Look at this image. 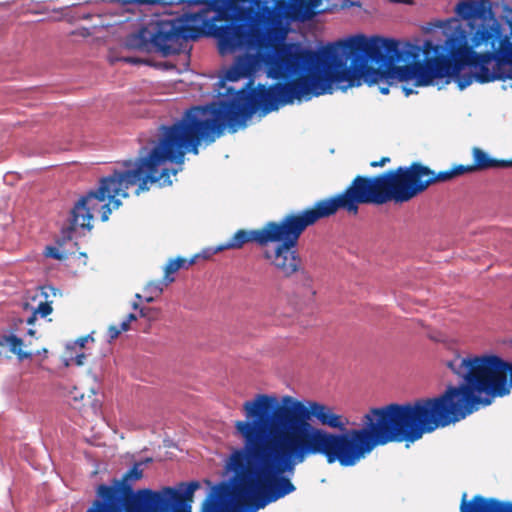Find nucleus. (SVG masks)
<instances>
[{
    "label": "nucleus",
    "instance_id": "1",
    "mask_svg": "<svg viewBox=\"0 0 512 512\" xmlns=\"http://www.w3.org/2000/svg\"><path fill=\"white\" fill-rule=\"evenodd\" d=\"M247 420L234 424L239 436L252 438L275 458L295 472L307 457L323 456L328 464L354 466L376 446L390 442L414 443L426 433L442 428L431 398H419L403 404L390 403L372 408L363 418L364 427L340 432L349 424L334 407L317 401H300L285 395L258 394L243 403Z\"/></svg>",
    "mask_w": 512,
    "mask_h": 512
},
{
    "label": "nucleus",
    "instance_id": "2",
    "mask_svg": "<svg viewBox=\"0 0 512 512\" xmlns=\"http://www.w3.org/2000/svg\"><path fill=\"white\" fill-rule=\"evenodd\" d=\"M262 65L267 68L268 75L278 82L270 86L259 84L248 90L250 80L245 87L235 90L228 87L225 95L231 105L230 113L236 118L239 127L257 111L268 114L280 106L292 104L294 100L311 99L320 96V83L317 74L316 51L302 46L298 42H280L263 51L244 53L235 58L233 64L225 72L224 81H238L251 77Z\"/></svg>",
    "mask_w": 512,
    "mask_h": 512
},
{
    "label": "nucleus",
    "instance_id": "3",
    "mask_svg": "<svg viewBox=\"0 0 512 512\" xmlns=\"http://www.w3.org/2000/svg\"><path fill=\"white\" fill-rule=\"evenodd\" d=\"M406 51L394 39L354 35L332 42L316 51L318 94L331 93L333 84L353 87L360 79L375 84L391 78V66L405 60Z\"/></svg>",
    "mask_w": 512,
    "mask_h": 512
},
{
    "label": "nucleus",
    "instance_id": "4",
    "mask_svg": "<svg viewBox=\"0 0 512 512\" xmlns=\"http://www.w3.org/2000/svg\"><path fill=\"white\" fill-rule=\"evenodd\" d=\"M243 446L232 451L226 469L233 473L235 512H256L296 490L289 476L294 474L252 438L240 436Z\"/></svg>",
    "mask_w": 512,
    "mask_h": 512
},
{
    "label": "nucleus",
    "instance_id": "5",
    "mask_svg": "<svg viewBox=\"0 0 512 512\" xmlns=\"http://www.w3.org/2000/svg\"><path fill=\"white\" fill-rule=\"evenodd\" d=\"M152 144L151 149L142 147L137 158L123 161V169H115L112 174L102 177L96 189L90 190L75 203L69 226L62 231L65 238L71 239L77 227L91 230V220L96 212L106 222L111 212L120 207V198L129 197L130 188H134V193L139 195L158 182L160 138L154 139Z\"/></svg>",
    "mask_w": 512,
    "mask_h": 512
},
{
    "label": "nucleus",
    "instance_id": "6",
    "mask_svg": "<svg viewBox=\"0 0 512 512\" xmlns=\"http://www.w3.org/2000/svg\"><path fill=\"white\" fill-rule=\"evenodd\" d=\"M230 109L226 96L217 102L190 107L172 126L162 125V165L170 162L176 166L171 170L162 167V185L172 184L170 177L182 170L187 152L197 155L202 142L213 143L227 127L237 131L239 126Z\"/></svg>",
    "mask_w": 512,
    "mask_h": 512
},
{
    "label": "nucleus",
    "instance_id": "7",
    "mask_svg": "<svg viewBox=\"0 0 512 512\" xmlns=\"http://www.w3.org/2000/svg\"><path fill=\"white\" fill-rule=\"evenodd\" d=\"M454 69L469 66L476 73V82L484 84L495 80L512 79V27L509 34L496 21L483 22L473 35L462 28L451 33Z\"/></svg>",
    "mask_w": 512,
    "mask_h": 512
},
{
    "label": "nucleus",
    "instance_id": "8",
    "mask_svg": "<svg viewBox=\"0 0 512 512\" xmlns=\"http://www.w3.org/2000/svg\"><path fill=\"white\" fill-rule=\"evenodd\" d=\"M408 201L404 166H399L374 176L357 175L343 192L322 198L310 208L322 220L334 216L339 209L356 215L361 204L380 206Z\"/></svg>",
    "mask_w": 512,
    "mask_h": 512
},
{
    "label": "nucleus",
    "instance_id": "9",
    "mask_svg": "<svg viewBox=\"0 0 512 512\" xmlns=\"http://www.w3.org/2000/svg\"><path fill=\"white\" fill-rule=\"evenodd\" d=\"M320 218L308 207L299 212H291L283 216L271 236L270 243H277L273 251L266 250L263 258L284 277L291 278L300 274L303 286L314 295L312 290V278L304 268L302 258L295 247L302 233L313 226Z\"/></svg>",
    "mask_w": 512,
    "mask_h": 512
},
{
    "label": "nucleus",
    "instance_id": "10",
    "mask_svg": "<svg viewBox=\"0 0 512 512\" xmlns=\"http://www.w3.org/2000/svg\"><path fill=\"white\" fill-rule=\"evenodd\" d=\"M142 463H135L122 477L121 497L118 490L104 484L99 485L97 494L101 500H95L87 512H119L123 506L125 512H160V490L142 489L134 492L132 483L143 477Z\"/></svg>",
    "mask_w": 512,
    "mask_h": 512
},
{
    "label": "nucleus",
    "instance_id": "11",
    "mask_svg": "<svg viewBox=\"0 0 512 512\" xmlns=\"http://www.w3.org/2000/svg\"><path fill=\"white\" fill-rule=\"evenodd\" d=\"M423 54L424 61H414L416 86H428L434 79L444 78L451 73L453 59L448 57L447 39L443 45L426 40L423 44Z\"/></svg>",
    "mask_w": 512,
    "mask_h": 512
},
{
    "label": "nucleus",
    "instance_id": "12",
    "mask_svg": "<svg viewBox=\"0 0 512 512\" xmlns=\"http://www.w3.org/2000/svg\"><path fill=\"white\" fill-rule=\"evenodd\" d=\"M464 165H455L451 169L436 173L420 162L404 166L409 201L424 192L430 185L447 182L455 177L466 174Z\"/></svg>",
    "mask_w": 512,
    "mask_h": 512
},
{
    "label": "nucleus",
    "instance_id": "13",
    "mask_svg": "<svg viewBox=\"0 0 512 512\" xmlns=\"http://www.w3.org/2000/svg\"><path fill=\"white\" fill-rule=\"evenodd\" d=\"M199 482H181L178 487L162 486V512H192L191 502ZM201 512H223L219 504L210 496L202 506Z\"/></svg>",
    "mask_w": 512,
    "mask_h": 512
},
{
    "label": "nucleus",
    "instance_id": "14",
    "mask_svg": "<svg viewBox=\"0 0 512 512\" xmlns=\"http://www.w3.org/2000/svg\"><path fill=\"white\" fill-rule=\"evenodd\" d=\"M278 224V221H268L259 229H239L225 243L214 248V253L224 250H239L248 243H256L265 247L270 243L271 236Z\"/></svg>",
    "mask_w": 512,
    "mask_h": 512
},
{
    "label": "nucleus",
    "instance_id": "15",
    "mask_svg": "<svg viewBox=\"0 0 512 512\" xmlns=\"http://www.w3.org/2000/svg\"><path fill=\"white\" fill-rule=\"evenodd\" d=\"M129 50L146 53L160 52V19H153L138 31L130 33L124 40Z\"/></svg>",
    "mask_w": 512,
    "mask_h": 512
},
{
    "label": "nucleus",
    "instance_id": "16",
    "mask_svg": "<svg viewBox=\"0 0 512 512\" xmlns=\"http://www.w3.org/2000/svg\"><path fill=\"white\" fill-rule=\"evenodd\" d=\"M466 493L463 494L460 512H512V503L502 502L495 498H485L475 495L470 501L466 500Z\"/></svg>",
    "mask_w": 512,
    "mask_h": 512
},
{
    "label": "nucleus",
    "instance_id": "17",
    "mask_svg": "<svg viewBox=\"0 0 512 512\" xmlns=\"http://www.w3.org/2000/svg\"><path fill=\"white\" fill-rule=\"evenodd\" d=\"M473 163L470 165H464L466 173H472L475 171L487 170L490 168H507L512 167L511 160H498L491 158L485 151L479 147L472 149Z\"/></svg>",
    "mask_w": 512,
    "mask_h": 512
},
{
    "label": "nucleus",
    "instance_id": "18",
    "mask_svg": "<svg viewBox=\"0 0 512 512\" xmlns=\"http://www.w3.org/2000/svg\"><path fill=\"white\" fill-rule=\"evenodd\" d=\"M0 345L7 346L9 351L17 356V358L22 361L25 359H32L33 352L30 350H24L23 347H28L31 345V342L24 343L23 339L19 338L16 335H3L0 338Z\"/></svg>",
    "mask_w": 512,
    "mask_h": 512
},
{
    "label": "nucleus",
    "instance_id": "19",
    "mask_svg": "<svg viewBox=\"0 0 512 512\" xmlns=\"http://www.w3.org/2000/svg\"><path fill=\"white\" fill-rule=\"evenodd\" d=\"M198 255L190 259H186L183 257H177L175 259H170L168 263L164 267V275L162 277V284L169 285L175 281L174 274L177 273L180 269H188L192 265L196 263Z\"/></svg>",
    "mask_w": 512,
    "mask_h": 512
},
{
    "label": "nucleus",
    "instance_id": "20",
    "mask_svg": "<svg viewBox=\"0 0 512 512\" xmlns=\"http://www.w3.org/2000/svg\"><path fill=\"white\" fill-rule=\"evenodd\" d=\"M447 45H448V57H451L454 59L453 51L451 49V34L447 37ZM453 67L454 63H456V60H452ZM464 69V67H459V69L456 71V68L451 70V73L447 74L446 77L453 78L455 82L458 85V88L460 90L465 89L469 85L473 83V81H476V73L475 72H468V73H461V71Z\"/></svg>",
    "mask_w": 512,
    "mask_h": 512
},
{
    "label": "nucleus",
    "instance_id": "21",
    "mask_svg": "<svg viewBox=\"0 0 512 512\" xmlns=\"http://www.w3.org/2000/svg\"><path fill=\"white\" fill-rule=\"evenodd\" d=\"M455 12L462 20H472L480 14V5L475 0H464L456 5Z\"/></svg>",
    "mask_w": 512,
    "mask_h": 512
},
{
    "label": "nucleus",
    "instance_id": "22",
    "mask_svg": "<svg viewBox=\"0 0 512 512\" xmlns=\"http://www.w3.org/2000/svg\"><path fill=\"white\" fill-rule=\"evenodd\" d=\"M396 77L400 81L415 80V64L410 63L403 66H391V78Z\"/></svg>",
    "mask_w": 512,
    "mask_h": 512
},
{
    "label": "nucleus",
    "instance_id": "23",
    "mask_svg": "<svg viewBox=\"0 0 512 512\" xmlns=\"http://www.w3.org/2000/svg\"><path fill=\"white\" fill-rule=\"evenodd\" d=\"M51 302L42 301L38 304V307L35 309V314H39L41 317H46L52 313Z\"/></svg>",
    "mask_w": 512,
    "mask_h": 512
},
{
    "label": "nucleus",
    "instance_id": "24",
    "mask_svg": "<svg viewBox=\"0 0 512 512\" xmlns=\"http://www.w3.org/2000/svg\"><path fill=\"white\" fill-rule=\"evenodd\" d=\"M118 60L129 63V64H147L154 67H158L157 63H152L148 59H142L138 57H121Z\"/></svg>",
    "mask_w": 512,
    "mask_h": 512
},
{
    "label": "nucleus",
    "instance_id": "25",
    "mask_svg": "<svg viewBox=\"0 0 512 512\" xmlns=\"http://www.w3.org/2000/svg\"><path fill=\"white\" fill-rule=\"evenodd\" d=\"M46 256L51 257L53 259L62 260L63 256L59 252V250L56 247L48 246L46 248Z\"/></svg>",
    "mask_w": 512,
    "mask_h": 512
},
{
    "label": "nucleus",
    "instance_id": "26",
    "mask_svg": "<svg viewBox=\"0 0 512 512\" xmlns=\"http://www.w3.org/2000/svg\"><path fill=\"white\" fill-rule=\"evenodd\" d=\"M120 334H121V329L119 328V326H116V325L109 326V328H108L109 342L117 339Z\"/></svg>",
    "mask_w": 512,
    "mask_h": 512
},
{
    "label": "nucleus",
    "instance_id": "27",
    "mask_svg": "<svg viewBox=\"0 0 512 512\" xmlns=\"http://www.w3.org/2000/svg\"><path fill=\"white\" fill-rule=\"evenodd\" d=\"M86 355L84 353H78L75 356L71 354L70 361L77 366H82L85 362Z\"/></svg>",
    "mask_w": 512,
    "mask_h": 512
},
{
    "label": "nucleus",
    "instance_id": "28",
    "mask_svg": "<svg viewBox=\"0 0 512 512\" xmlns=\"http://www.w3.org/2000/svg\"><path fill=\"white\" fill-rule=\"evenodd\" d=\"M389 162H390V158L389 157H382L378 161H372L370 163V166L373 167V168L382 167V166L386 165Z\"/></svg>",
    "mask_w": 512,
    "mask_h": 512
},
{
    "label": "nucleus",
    "instance_id": "29",
    "mask_svg": "<svg viewBox=\"0 0 512 512\" xmlns=\"http://www.w3.org/2000/svg\"><path fill=\"white\" fill-rule=\"evenodd\" d=\"M89 339L93 340V338H92L90 335L80 337V338L76 341V345H78L80 348H84L85 343H86Z\"/></svg>",
    "mask_w": 512,
    "mask_h": 512
},
{
    "label": "nucleus",
    "instance_id": "30",
    "mask_svg": "<svg viewBox=\"0 0 512 512\" xmlns=\"http://www.w3.org/2000/svg\"><path fill=\"white\" fill-rule=\"evenodd\" d=\"M119 328L121 329V332L129 330V328H130V323H129V321L124 320V321L120 324Z\"/></svg>",
    "mask_w": 512,
    "mask_h": 512
},
{
    "label": "nucleus",
    "instance_id": "31",
    "mask_svg": "<svg viewBox=\"0 0 512 512\" xmlns=\"http://www.w3.org/2000/svg\"><path fill=\"white\" fill-rule=\"evenodd\" d=\"M43 290H44L43 293L45 294V296H48V293L46 290H49L50 292H52L55 295V289L51 286L44 287Z\"/></svg>",
    "mask_w": 512,
    "mask_h": 512
},
{
    "label": "nucleus",
    "instance_id": "32",
    "mask_svg": "<svg viewBox=\"0 0 512 512\" xmlns=\"http://www.w3.org/2000/svg\"><path fill=\"white\" fill-rule=\"evenodd\" d=\"M36 315H37V314H35V312H34V313H33V314L28 318L27 323H28V324H30V325H31V324H33V323H34V321L36 320Z\"/></svg>",
    "mask_w": 512,
    "mask_h": 512
},
{
    "label": "nucleus",
    "instance_id": "33",
    "mask_svg": "<svg viewBox=\"0 0 512 512\" xmlns=\"http://www.w3.org/2000/svg\"><path fill=\"white\" fill-rule=\"evenodd\" d=\"M388 1L392 2V3H405V4L411 3V0H388Z\"/></svg>",
    "mask_w": 512,
    "mask_h": 512
},
{
    "label": "nucleus",
    "instance_id": "34",
    "mask_svg": "<svg viewBox=\"0 0 512 512\" xmlns=\"http://www.w3.org/2000/svg\"><path fill=\"white\" fill-rule=\"evenodd\" d=\"M126 320L129 321V323H131L132 321L136 320V315L133 313H130V314H128Z\"/></svg>",
    "mask_w": 512,
    "mask_h": 512
},
{
    "label": "nucleus",
    "instance_id": "35",
    "mask_svg": "<svg viewBox=\"0 0 512 512\" xmlns=\"http://www.w3.org/2000/svg\"><path fill=\"white\" fill-rule=\"evenodd\" d=\"M164 446L165 447H172L173 446V443L169 440H164Z\"/></svg>",
    "mask_w": 512,
    "mask_h": 512
},
{
    "label": "nucleus",
    "instance_id": "36",
    "mask_svg": "<svg viewBox=\"0 0 512 512\" xmlns=\"http://www.w3.org/2000/svg\"><path fill=\"white\" fill-rule=\"evenodd\" d=\"M380 92H381L382 94H388V93H389V88H388V87L381 88V89H380Z\"/></svg>",
    "mask_w": 512,
    "mask_h": 512
},
{
    "label": "nucleus",
    "instance_id": "37",
    "mask_svg": "<svg viewBox=\"0 0 512 512\" xmlns=\"http://www.w3.org/2000/svg\"><path fill=\"white\" fill-rule=\"evenodd\" d=\"M162 69H169L171 66H168L166 62H162L161 64Z\"/></svg>",
    "mask_w": 512,
    "mask_h": 512
},
{
    "label": "nucleus",
    "instance_id": "38",
    "mask_svg": "<svg viewBox=\"0 0 512 512\" xmlns=\"http://www.w3.org/2000/svg\"><path fill=\"white\" fill-rule=\"evenodd\" d=\"M34 334H35V331H34L33 329H29V330H28V335H29V336H31V337H32V336H34Z\"/></svg>",
    "mask_w": 512,
    "mask_h": 512
},
{
    "label": "nucleus",
    "instance_id": "39",
    "mask_svg": "<svg viewBox=\"0 0 512 512\" xmlns=\"http://www.w3.org/2000/svg\"><path fill=\"white\" fill-rule=\"evenodd\" d=\"M140 312H141V315H142V316H146V315H147V314H146V312H145V308H141V309H140Z\"/></svg>",
    "mask_w": 512,
    "mask_h": 512
},
{
    "label": "nucleus",
    "instance_id": "40",
    "mask_svg": "<svg viewBox=\"0 0 512 512\" xmlns=\"http://www.w3.org/2000/svg\"><path fill=\"white\" fill-rule=\"evenodd\" d=\"M138 3H148V0H137Z\"/></svg>",
    "mask_w": 512,
    "mask_h": 512
},
{
    "label": "nucleus",
    "instance_id": "41",
    "mask_svg": "<svg viewBox=\"0 0 512 512\" xmlns=\"http://www.w3.org/2000/svg\"><path fill=\"white\" fill-rule=\"evenodd\" d=\"M133 308H134V309H137V308H138V303L134 302V303H133Z\"/></svg>",
    "mask_w": 512,
    "mask_h": 512
},
{
    "label": "nucleus",
    "instance_id": "42",
    "mask_svg": "<svg viewBox=\"0 0 512 512\" xmlns=\"http://www.w3.org/2000/svg\"><path fill=\"white\" fill-rule=\"evenodd\" d=\"M411 93V90H406V95H409Z\"/></svg>",
    "mask_w": 512,
    "mask_h": 512
},
{
    "label": "nucleus",
    "instance_id": "43",
    "mask_svg": "<svg viewBox=\"0 0 512 512\" xmlns=\"http://www.w3.org/2000/svg\"><path fill=\"white\" fill-rule=\"evenodd\" d=\"M158 1H159V0H153L152 2H153V3H156V2H158Z\"/></svg>",
    "mask_w": 512,
    "mask_h": 512
},
{
    "label": "nucleus",
    "instance_id": "44",
    "mask_svg": "<svg viewBox=\"0 0 512 512\" xmlns=\"http://www.w3.org/2000/svg\"><path fill=\"white\" fill-rule=\"evenodd\" d=\"M510 87L512 88V82H511V85H510Z\"/></svg>",
    "mask_w": 512,
    "mask_h": 512
}]
</instances>
